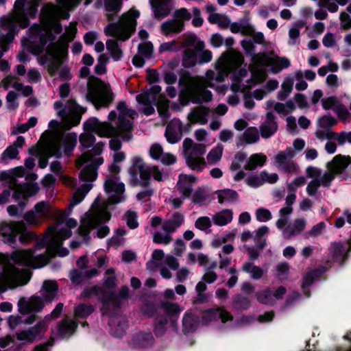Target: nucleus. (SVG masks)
<instances>
[{
	"mask_svg": "<svg viewBox=\"0 0 351 351\" xmlns=\"http://www.w3.org/2000/svg\"><path fill=\"white\" fill-rule=\"evenodd\" d=\"M117 110L119 115L115 126L106 121L101 122L96 118L89 119L84 123V127L86 132L81 134L80 137V142L83 147L88 148L95 142V137L91 133H95L104 138L119 136L124 141L132 139L133 120L137 117V112L128 108L125 101L119 102Z\"/></svg>",
	"mask_w": 351,
	"mask_h": 351,
	"instance_id": "nucleus-1",
	"label": "nucleus"
},
{
	"mask_svg": "<svg viewBox=\"0 0 351 351\" xmlns=\"http://www.w3.org/2000/svg\"><path fill=\"white\" fill-rule=\"evenodd\" d=\"M71 231L67 229H58V226L51 227L48 229L43 242L47 245L45 254L34 255L33 249H18L10 254V259L15 263L31 268H40L46 265L49 259L56 254L60 256L69 254L67 249L60 247L63 240L71 236Z\"/></svg>",
	"mask_w": 351,
	"mask_h": 351,
	"instance_id": "nucleus-2",
	"label": "nucleus"
},
{
	"mask_svg": "<svg viewBox=\"0 0 351 351\" xmlns=\"http://www.w3.org/2000/svg\"><path fill=\"white\" fill-rule=\"evenodd\" d=\"M138 16V11L131 9L121 16L117 23H110L104 28L106 36L115 38L106 43L107 51L114 61L120 60L123 55L118 40L125 41L130 38L135 31Z\"/></svg>",
	"mask_w": 351,
	"mask_h": 351,
	"instance_id": "nucleus-3",
	"label": "nucleus"
},
{
	"mask_svg": "<svg viewBox=\"0 0 351 351\" xmlns=\"http://www.w3.org/2000/svg\"><path fill=\"white\" fill-rule=\"evenodd\" d=\"M68 13H64L60 8L52 3L46 4L42 9V21L40 25H34L29 29V37L32 39L39 38L42 47L48 41L53 40L55 36L52 32L58 34L62 31V26L58 19H66Z\"/></svg>",
	"mask_w": 351,
	"mask_h": 351,
	"instance_id": "nucleus-4",
	"label": "nucleus"
},
{
	"mask_svg": "<svg viewBox=\"0 0 351 351\" xmlns=\"http://www.w3.org/2000/svg\"><path fill=\"white\" fill-rule=\"evenodd\" d=\"M182 148L187 166L198 172L202 171L206 164L214 165L218 163L223 153V146L221 144H217L208 152L206 160L203 157L206 152V145L195 143L189 138L184 140Z\"/></svg>",
	"mask_w": 351,
	"mask_h": 351,
	"instance_id": "nucleus-5",
	"label": "nucleus"
},
{
	"mask_svg": "<svg viewBox=\"0 0 351 351\" xmlns=\"http://www.w3.org/2000/svg\"><path fill=\"white\" fill-rule=\"evenodd\" d=\"M109 204L108 201L101 202L99 197L96 199L91 209L81 220L78 229L81 236H88L90 230L95 228L97 229V236L99 238H104L108 234L109 228L107 226H101V223L110 219V215L107 210Z\"/></svg>",
	"mask_w": 351,
	"mask_h": 351,
	"instance_id": "nucleus-6",
	"label": "nucleus"
},
{
	"mask_svg": "<svg viewBox=\"0 0 351 351\" xmlns=\"http://www.w3.org/2000/svg\"><path fill=\"white\" fill-rule=\"evenodd\" d=\"M217 74L213 71L209 70L206 73V77H194L190 80L189 95L193 103L208 102L212 99V93L206 89V86L213 87V81L221 82L230 73L223 68L219 64L216 63Z\"/></svg>",
	"mask_w": 351,
	"mask_h": 351,
	"instance_id": "nucleus-7",
	"label": "nucleus"
},
{
	"mask_svg": "<svg viewBox=\"0 0 351 351\" xmlns=\"http://www.w3.org/2000/svg\"><path fill=\"white\" fill-rule=\"evenodd\" d=\"M25 0H16L12 12L1 19L2 25L0 29V59L6 51L5 46L12 41L18 31L17 27L25 28L28 26L27 19L23 15Z\"/></svg>",
	"mask_w": 351,
	"mask_h": 351,
	"instance_id": "nucleus-8",
	"label": "nucleus"
},
{
	"mask_svg": "<svg viewBox=\"0 0 351 351\" xmlns=\"http://www.w3.org/2000/svg\"><path fill=\"white\" fill-rule=\"evenodd\" d=\"M77 33L76 24L71 23L66 28L65 32L62 35L57 43L50 44L47 48V53L52 61L48 66V72L53 76L57 72L59 66L66 59L68 53L69 43L71 42Z\"/></svg>",
	"mask_w": 351,
	"mask_h": 351,
	"instance_id": "nucleus-9",
	"label": "nucleus"
},
{
	"mask_svg": "<svg viewBox=\"0 0 351 351\" xmlns=\"http://www.w3.org/2000/svg\"><path fill=\"white\" fill-rule=\"evenodd\" d=\"M104 146V144L102 143H97L90 151L84 153L76 159L75 165L78 169L86 165L80 173L81 180L93 182L96 180L97 176V169L99 166L103 164L104 159L101 157H94V156L99 155Z\"/></svg>",
	"mask_w": 351,
	"mask_h": 351,
	"instance_id": "nucleus-10",
	"label": "nucleus"
},
{
	"mask_svg": "<svg viewBox=\"0 0 351 351\" xmlns=\"http://www.w3.org/2000/svg\"><path fill=\"white\" fill-rule=\"evenodd\" d=\"M129 173L135 185L138 184L142 186H147L150 183L151 176L158 182L163 180L162 173L157 166H147L139 157L133 158Z\"/></svg>",
	"mask_w": 351,
	"mask_h": 351,
	"instance_id": "nucleus-11",
	"label": "nucleus"
},
{
	"mask_svg": "<svg viewBox=\"0 0 351 351\" xmlns=\"http://www.w3.org/2000/svg\"><path fill=\"white\" fill-rule=\"evenodd\" d=\"M86 97L97 108L107 107L113 100L109 86L94 76L88 78Z\"/></svg>",
	"mask_w": 351,
	"mask_h": 351,
	"instance_id": "nucleus-12",
	"label": "nucleus"
},
{
	"mask_svg": "<svg viewBox=\"0 0 351 351\" xmlns=\"http://www.w3.org/2000/svg\"><path fill=\"white\" fill-rule=\"evenodd\" d=\"M54 108L57 111V114L61 117L62 124L66 130L77 125L82 115L86 112V108L78 105L73 99L68 100L64 107L61 101H56Z\"/></svg>",
	"mask_w": 351,
	"mask_h": 351,
	"instance_id": "nucleus-13",
	"label": "nucleus"
},
{
	"mask_svg": "<svg viewBox=\"0 0 351 351\" xmlns=\"http://www.w3.org/2000/svg\"><path fill=\"white\" fill-rule=\"evenodd\" d=\"M77 134L75 133H53L48 138V145L45 151L49 156H61L60 148L63 147L66 154H69L77 143Z\"/></svg>",
	"mask_w": 351,
	"mask_h": 351,
	"instance_id": "nucleus-14",
	"label": "nucleus"
},
{
	"mask_svg": "<svg viewBox=\"0 0 351 351\" xmlns=\"http://www.w3.org/2000/svg\"><path fill=\"white\" fill-rule=\"evenodd\" d=\"M305 173L306 177L311 179L306 186V193L309 196H315L319 187L329 188L335 178L328 169L323 171L315 166H308Z\"/></svg>",
	"mask_w": 351,
	"mask_h": 351,
	"instance_id": "nucleus-15",
	"label": "nucleus"
},
{
	"mask_svg": "<svg viewBox=\"0 0 351 351\" xmlns=\"http://www.w3.org/2000/svg\"><path fill=\"white\" fill-rule=\"evenodd\" d=\"M28 280L27 271L19 270L10 263L5 264L0 274V291H5L8 288L14 289L24 285Z\"/></svg>",
	"mask_w": 351,
	"mask_h": 351,
	"instance_id": "nucleus-16",
	"label": "nucleus"
},
{
	"mask_svg": "<svg viewBox=\"0 0 351 351\" xmlns=\"http://www.w3.org/2000/svg\"><path fill=\"white\" fill-rule=\"evenodd\" d=\"M110 174L105 182V190L108 194V204H117L123 200L124 184L119 181L120 167L113 163L109 167Z\"/></svg>",
	"mask_w": 351,
	"mask_h": 351,
	"instance_id": "nucleus-17",
	"label": "nucleus"
},
{
	"mask_svg": "<svg viewBox=\"0 0 351 351\" xmlns=\"http://www.w3.org/2000/svg\"><path fill=\"white\" fill-rule=\"evenodd\" d=\"M253 64L258 66H270L274 73H277L284 69L288 68L291 63L285 57H271L265 53H258L252 58Z\"/></svg>",
	"mask_w": 351,
	"mask_h": 351,
	"instance_id": "nucleus-18",
	"label": "nucleus"
},
{
	"mask_svg": "<svg viewBox=\"0 0 351 351\" xmlns=\"http://www.w3.org/2000/svg\"><path fill=\"white\" fill-rule=\"evenodd\" d=\"M160 92L161 87L158 85H154L149 90L136 95L137 102L143 106L140 110L145 115L149 116L154 113L155 109L153 105L158 101V96L162 95Z\"/></svg>",
	"mask_w": 351,
	"mask_h": 351,
	"instance_id": "nucleus-19",
	"label": "nucleus"
},
{
	"mask_svg": "<svg viewBox=\"0 0 351 351\" xmlns=\"http://www.w3.org/2000/svg\"><path fill=\"white\" fill-rule=\"evenodd\" d=\"M295 152L291 147H287L285 150L278 152L273 158L274 164L280 169L288 173H295L298 170V166L293 160Z\"/></svg>",
	"mask_w": 351,
	"mask_h": 351,
	"instance_id": "nucleus-20",
	"label": "nucleus"
},
{
	"mask_svg": "<svg viewBox=\"0 0 351 351\" xmlns=\"http://www.w3.org/2000/svg\"><path fill=\"white\" fill-rule=\"evenodd\" d=\"M49 213V204L40 202L35 205L34 210L27 211L23 215V219L30 226H38L47 217Z\"/></svg>",
	"mask_w": 351,
	"mask_h": 351,
	"instance_id": "nucleus-21",
	"label": "nucleus"
},
{
	"mask_svg": "<svg viewBox=\"0 0 351 351\" xmlns=\"http://www.w3.org/2000/svg\"><path fill=\"white\" fill-rule=\"evenodd\" d=\"M321 102L324 109L332 110L341 121H350L351 114L348 109L335 96L324 98Z\"/></svg>",
	"mask_w": 351,
	"mask_h": 351,
	"instance_id": "nucleus-22",
	"label": "nucleus"
},
{
	"mask_svg": "<svg viewBox=\"0 0 351 351\" xmlns=\"http://www.w3.org/2000/svg\"><path fill=\"white\" fill-rule=\"evenodd\" d=\"M92 295H102L100 297V300L104 305L112 303L114 306H117L120 300L128 298L129 295V289L128 287H121L118 295L116 296L113 293L106 294L104 293L103 288L95 286L90 289V293L87 296L90 297Z\"/></svg>",
	"mask_w": 351,
	"mask_h": 351,
	"instance_id": "nucleus-23",
	"label": "nucleus"
},
{
	"mask_svg": "<svg viewBox=\"0 0 351 351\" xmlns=\"http://www.w3.org/2000/svg\"><path fill=\"white\" fill-rule=\"evenodd\" d=\"M243 61V56L240 52L230 50L223 53L217 62L230 73L239 68Z\"/></svg>",
	"mask_w": 351,
	"mask_h": 351,
	"instance_id": "nucleus-24",
	"label": "nucleus"
},
{
	"mask_svg": "<svg viewBox=\"0 0 351 351\" xmlns=\"http://www.w3.org/2000/svg\"><path fill=\"white\" fill-rule=\"evenodd\" d=\"M197 182V178L195 176L181 173L179 175L174 189L180 195L182 199H187L191 197L193 190V185Z\"/></svg>",
	"mask_w": 351,
	"mask_h": 351,
	"instance_id": "nucleus-25",
	"label": "nucleus"
},
{
	"mask_svg": "<svg viewBox=\"0 0 351 351\" xmlns=\"http://www.w3.org/2000/svg\"><path fill=\"white\" fill-rule=\"evenodd\" d=\"M44 305L43 300L36 296L28 299L22 298L18 302L19 311L22 315L39 312L43 308Z\"/></svg>",
	"mask_w": 351,
	"mask_h": 351,
	"instance_id": "nucleus-26",
	"label": "nucleus"
},
{
	"mask_svg": "<svg viewBox=\"0 0 351 351\" xmlns=\"http://www.w3.org/2000/svg\"><path fill=\"white\" fill-rule=\"evenodd\" d=\"M23 227V221H13L10 223H5L0 227V234L2 236L5 243L14 244L16 243L19 232L21 230Z\"/></svg>",
	"mask_w": 351,
	"mask_h": 351,
	"instance_id": "nucleus-27",
	"label": "nucleus"
},
{
	"mask_svg": "<svg viewBox=\"0 0 351 351\" xmlns=\"http://www.w3.org/2000/svg\"><path fill=\"white\" fill-rule=\"evenodd\" d=\"M351 164V157L349 156L338 154L326 165L333 176L336 177L343 173L347 167Z\"/></svg>",
	"mask_w": 351,
	"mask_h": 351,
	"instance_id": "nucleus-28",
	"label": "nucleus"
},
{
	"mask_svg": "<svg viewBox=\"0 0 351 351\" xmlns=\"http://www.w3.org/2000/svg\"><path fill=\"white\" fill-rule=\"evenodd\" d=\"M306 220L304 218H297L280 230L282 232L283 237L289 239L303 232L306 228Z\"/></svg>",
	"mask_w": 351,
	"mask_h": 351,
	"instance_id": "nucleus-29",
	"label": "nucleus"
},
{
	"mask_svg": "<svg viewBox=\"0 0 351 351\" xmlns=\"http://www.w3.org/2000/svg\"><path fill=\"white\" fill-rule=\"evenodd\" d=\"M149 154L154 160H160L165 165H171L176 162V157L170 153H165L160 145L155 143L149 149Z\"/></svg>",
	"mask_w": 351,
	"mask_h": 351,
	"instance_id": "nucleus-30",
	"label": "nucleus"
},
{
	"mask_svg": "<svg viewBox=\"0 0 351 351\" xmlns=\"http://www.w3.org/2000/svg\"><path fill=\"white\" fill-rule=\"evenodd\" d=\"M154 16L157 19L167 17L171 11V0H149Z\"/></svg>",
	"mask_w": 351,
	"mask_h": 351,
	"instance_id": "nucleus-31",
	"label": "nucleus"
},
{
	"mask_svg": "<svg viewBox=\"0 0 351 351\" xmlns=\"http://www.w3.org/2000/svg\"><path fill=\"white\" fill-rule=\"evenodd\" d=\"M219 318L223 323H225L228 321H232L233 316L226 309L223 308H218L216 309H209L205 311L202 317V319L206 324L217 320Z\"/></svg>",
	"mask_w": 351,
	"mask_h": 351,
	"instance_id": "nucleus-32",
	"label": "nucleus"
},
{
	"mask_svg": "<svg viewBox=\"0 0 351 351\" xmlns=\"http://www.w3.org/2000/svg\"><path fill=\"white\" fill-rule=\"evenodd\" d=\"M92 184L86 183L77 189L73 196L71 202L69 205V212L61 211V216L60 217L59 221H62L64 218L71 212L73 208L83 200L86 194L92 189Z\"/></svg>",
	"mask_w": 351,
	"mask_h": 351,
	"instance_id": "nucleus-33",
	"label": "nucleus"
},
{
	"mask_svg": "<svg viewBox=\"0 0 351 351\" xmlns=\"http://www.w3.org/2000/svg\"><path fill=\"white\" fill-rule=\"evenodd\" d=\"M209 112V109L203 106L193 108L188 114V121L191 124L205 125L208 122Z\"/></svg>",
	"mask_w": 351,
	"mask_h": 351,
	"instance_id": "nucleus-34",
	"label": "nucleus"
},
{
	"mask_svg": "<svg viewBox=\"0 0 351 351\" xmlns=\"http://www.w3.org/2000/svg\"><path fill=\"white\" fill-rule=\"evenodd\" d=\"M182 135V124L179 120L171 121L167 126L165 136L170 143L178 142Z\"/></svg>",
	"mask_w": 351,
	"mask_h": 351,
	"instance_id": "nucleus-35",
	"label": "nucleus"
},
{
	"mask_svg": "<svg viewBox=\"0 0 351 351\" xmlns=\"http://www.w3.org/2000/svg\"><path fill=\"white\" fill-rule=\"evenodd\" d=\"M278 130V123L275 121V117L271 112L266 114L265 120L260 126V133L263 138H269Z\"/></svg>",
	"mask_w": 351,
	"mask_h": 351,
	"instance_id": "nucleus-36",
	"label": "nucleus"
},
{
	"mask_svg": "<svg viewBox=\"0 0 351 351\" xmlns=\"http://www.w3.org/2000/svg\"><path fill=\"white\" fill-rule=\"evenodd\" d=\"M184 221V217L180 213H174L171 217L162 223V230L174 232Z\"/></svg>",
	"mask_w": 351,
	"mask_h": 351,
	"instance_id": "nucleus-37",
	"label": "nucleus"
},
{
	"mask_svg": "<svg viewBox=\"0 0 351 351\" xmlns=\"http://www.w3.org/2000/svg\"><path fill=\"white\" fill-rule=\"evenodd\" d=\"M267 161V157L264 154H253L247 158L244 168L245 170L253 171L258 167H263Z\"/></svg>",
	"mask_w": 351,
	"mask_h": 351,
	"instance_id": "nucleus-38",
	"label": "nucleus"
},
{
	"mask_svg": "<svg viewBox=\"0 0 351 351\" xmlns=\"http://www.w3.org/2000/svg\"><path fill=\"white\" fill-rule=\"evenodd\" d=\"M38 191V187L34 184L18 186L16 187L13 197L16 200H25L28 198V197L36 194Z\"/></svg>",
	"mask_w": 351,
	"mask_h": 351,
	"instance_id": "nucleus-39",
	"label": "nucleus"
},
{
	"mask_svg": "<svg viewBox=\"0 0 351 351\" xmlns=\"http://www.w3.org/2000/svg\"><path fill=\"white\" fill-rule=\"evenodd\" d=\"M351 248L346 249L341 243H332L329 248L330 254L335 261L343 262Z\"/></svg>",
	"mask_w": 351,
	"mask_h": 351,
	"instance_id": "nucleus-40",
	"label": "nucleus"
},
{
	"mask_svg": "<svg viewBox=\"0 0 351 351\" xmlns=\"http://www.w3.org/2000/svg\"><path fill=\"white\" fill-rule=\"evenodd\" d=\"M260 131L256 127H249L243 133L241 142L238 143V146L243 145V142L246 144H254L257 143L260 139Z\"/></svg>",
	"mask_w": 351,
	"mask_h": 351,
	"instance_id": "nucleus-41",
	"label": "nucleus"
},
{
	"mask_svg": "<svg viewBox=\"0 0 351 351\" xmlns=\"http://www.w3.org/2000/svg\"><path fill=\"white\" fill-rule=\"evenodd\" d=\"M233 219V212L231 209H223L213 216V223L219 226L230 223Z\"/></svg>",
	"mask_w": 351,
	"mask_h": 351,
	"instance_id": "nucleus-42",
	"label": "nucleus"
},
{
	"mask_svg": "<svg viewBox=\"0 0 351 351\" xmlns=\"http://www.w3.org/2000/svg\"><path fill=\"white\" fill-rule=\"evenodd\" d=\"M184 25L174 19L164 22L160 27L161 32L168 36L171 34L179 33L184 29Z\"/></svg>",
	"mask_w": 351,
	"mask_h": 351,
	"instance_id": "nucleus-43",
	"label": "nucleus"
},
{
	"mask_svg": "<svg viewBox=\"0 0 351 351\" xmlns=\"http://www.w3.org/2000/svg\"><path fill=\"white\" fill-rule=\"evenodd\" d=\"M218 202L220 204L231 203L238 200V193L232 189H226L216 191Z\"/></svg>",
	"mask_w": 351,
	"mask_h": 351,
	"instance_id": "nucleus-44",
	"label": "nucleus"
},
{
	"mask_svg": "<svg viewBox=\"0 0 351 351\" xmlns=\"http://www.w3.org/2000/svg\"><path fill=\"white\" fill-rule=\"evenodd\" d=\"M242 269L249 274L252 278L255 280L261 278L265 274L264 270L261 267L250 262L245 263L242 266Z\"/></svg>",
	"mask_w": 351,
	"mask_h": 351,
	"instance_id": "nucleus-45",
	"label": "nucleus"
},
{
	"mask_svg": "<svg viewBox=\"0 0 351 351\" xmlns=\"http://www.w3.org/2000/svg\"><path fill=\"white\" fill-rule=\"evenodd\" d=\"M293 206L287 205L280 209V218L276 222V227L278 229H282L286 225H287L289 221V215L293 213Z\"/></svg>",
	"mask_w": 351,
	"mask_h": 351,
	"instance_id": "nucleus-46",
	"label": "nucleus"
},
{
	"mask_svg": "<svg viewBox=\"0 0 351 351\" xmlns=\"http://www.w3.org/2000/svg\"><path fill=\"white\" fill-rule=\"evenodd\" d=\"M57 289L58 285L55 281H45L43 286L45 300L49 302L52 301L56 295Z\"/></svg>",
	"mask_w": 351,
	"mask_h": 351,
	"instance_id": "nucleus-47",
	"label": "nucleus"
},
{
	"mask_svg": "<svg viewBox=\"0 0 351 351\" xmlns=\"http://www.w3.org/2000/svg\"><path fill=\"white\" fill-rule=\"evenodd\" d=\"M182 48L193 46L197 51H200L204 49L205 45L203 41L199 40L194 34H188L185 36L184 40L180 43Z\"/></svg>",
	"mask_w": 351,
	"mask_h": 351,
	"instance_id": "nucleus-48",
	"label": "nucleus"
},
{
	"mask_svg": "<svg viewBox=\"0 0 351 351\" xmlns=\"http://www.w3.org/2000/svg\"><path fill=\"white\" fill-rule=\"evenodd\" d=\"M294 80L292 77H286L281 84V90L278 93L280 100H285L293 90Z\"/></svg>",
	"mask_w": 351,
	"mask_h": 351,
	"instance_id": "nucleus-49",
	"label": "nucleus"
},
{
	"mask_svg": "<svg viewBox=\"0 0 351 351\" xmlns=\"http://www.w3.org/2000/svg\"><path fill=\"white\" fill-rule=\"evenodd\" d=\"M40 1L41 0H32L31 2H27V0H25L23 15L27 19L28 23L29 17H35L37 12V8Z\"/></svg>",
	"mask_w": 351,
	"mask_h": 351,
	"instance_id": "nucleus-50",
	"label": "nucleus"
},
{
	"mask_svg": "<svg viewBox=\"0 0 351 351\" xmlns=\"http://www.w3.org/2000/svg\"><path fill=\"white\" fill-rule=\"evenodd\" d=\"M171 233L167 230L156 231L153 234V241L156 244L167 245L173 241Z\"/></svg>",
	"mask_w": 351,
	"mask_h": 351,
	"instance_id": "nucleus-51",
	"label": "nucleus"
},
{
	"mask_svg": "<svg viewBox=\"0 0 351 351\" xmlns=\"http://www.w3.org/2000/svg\"><path fill=\"white\" fill-rule=\"evenodd\" d=\"M197 51L195 49H186L184 51L182 64L185 67H191L196 63Z\"/></svg>",
	"mask_w": 351,
	"mask_h": 351,
	"instance_id": "nucleus-52",
	"label": "nucleus"
},
{
	"mask_svg": "<svg viewBox=\"0 0 351 351\" xmlns=\"http://www.w3.org/2000/svg\"><path fill=\"white\" fill-rule=\"evenodd\" d=\"M126 231L124 228H119L116 230L114 234L108 241L110 247H118L123 245L125 241L123 236L125 234Z\"/></svg>",
	"mask_w": 351,
	"mask_h": 351,
	"instance_id": "nucleus-53",
	"label": "nucleus"
},
{
	"mask_svg": "<svg viewBox=\"0 0 351 351\" xmlns=\"http://www.w3.org/2000/svg\"><path fill=\"white\" fill-rule=\"evenodd\" d=\"M165 257V253L162 250H155L152 252V258L147 263V267L149 270H155L158 267V262Z\"/></svg>",
	"mask_w": 351,
	"mask_h": 351,
	"instance_id": "nucleus-54",
	"label": "nucleus"
},
{
	"mask_svg": "<svg viewBox=\"0 0 351 351\" xmlns=\"http://www.w3.org/2000/svg\"><path fill=\"white\" fill-rule=\"evenodd\" d=\"M191 197L193 203L202 204L207 199L208 193L204 187L200 186L197 188L194 193L192 192Z\"/></svg>",
	"mask_w": 351,
	"mask_h": 351,
	"instance_id": "nucleus-55",
	"label": "nucleus"
},
{
	"mask_svg": "<svg viewBox=\"0 0 351 351\" xmlns=\"http://www.w3.org/2000/svg\"><path fill=\"white\" fill-rule=\"evenodd\" d=\"M48 145V141L47 140L45 142L40 143L38 147V154L40 156L39 158V167L42 169L45 168L47 165V158L51 157L47 154L45 151L46 147Z\"/></svg>",
	"mask_w": 351,
	"mask_h": 351,
	"instance_id": "nucleus-56",
	"label": "nucleus"
},
{
	"mask_svg": "<svg viewBox=\"0 0 351 351\" xmlns=\"http://www.w3.org/2000/svg\"><path fill=\"white\" fill-rule=\"evenodd\" d=\"M16 337L19 341H24L26 343H32L37 337L30 328L28 330L16 332Z\"/></svg>",
	"mask_w": 351,
	"mask_h": 351,
	"instance_id": "nucleus-57",
	"label": "nucleus"
},
{
	"mask_svg": "<svg viewBox=\"0 0 351 351\" xmlns=\"http://www.w3.org/2000/svg\"><path fill=\"white\" fill-rule=\"evenodd\" d=\"M109 61V58L106 53H101L98 59L97 64L95 66V71L98 75L104 74L106 72V64Z\"/></svg>",
	"mask_w": 351,
	"mask_h": 351,
	"instance_id": "nucleus-58",
	"label": "nucleus"
},
{
	"mask_svg": "<svg viewBox=\"0 0 351 351\" xmlns=\"http://www.w3.org/2000/svg\"><path fill=\"white\" fill-rule=\"evenodd\" d=\"M256 298L258 301L262 304H272L274 303L272 293L269 289L258 292Z\"/></svg>",
	"mask_w": 351,
	"mask_h": 351,
	"instance_id": "nucleus-59",
	"label": "nucleus"
},
{
	"mask_svg": "<svg viewBox=\"0 0 351 351\" xmlns=\"http://www.w3.org/2000/svg\"><path fill=\"white\" fill-rule=\"evenodd\" d=\"M245 183L252 188H257L263 185L261 171L250 174L245 179Z\"/></svg>",
	"mask_w": 351,
	"mask_h": 351,
	"instance_id": "nucleus-60",
	"label": "nucleus"
},
{
	"mask_svg": "<svg viewBox=\"0 0 351 351\" xmlns=\"http://www.w3.org/2000/svg\"><path fill=\"white\" fill-rule=\"evenodd\" d=\"M157 106L158 112L160 116L166 117L169 108V101L164 95H159L158 101L155 104Z\"/></svg>",
	"mask_w": 351,
	"mask_h": 351,
	"instance_id": "nucleus-61",
	"label": "nucleus"
},
{
	"mask_svg": "<svg viewBox=\"0 0 351 351\" xmlns=\"http://www.w3.org/2000/svg\"><path fill=\"white\" fill-rule=\"evenodd\" d=\"M117 285L115 271L112 268L108 269L105 272L104 285L107 288H113Z\"/></svg>",
	"mask_w": 351,
	"mask_h": 351,
	"instance_id": "nucleus-62",
	"label": "nucleus"
},
{
	"mask_svg": "<svg viewBox=\"0 0 351 351\" xmlns=\"http://www.w3.org/2000/svg\"><path fill=\"white\" fill-rule=\"evenodd\" d=\"M19 241L23 244H28L34 238L35 234L33 232L27 230L26 225L24 223V227L19 232Z\"/></svg>",
	"mask_w": 351,
	"mask_h": 351,
	"instance_id": "nucleus-63",
	"label": "nucleus"
},
{
	"mask_svg": "<svg viewBox=\"0 0 351 351\" xmlns=\"http://www.w3.org/2000/svg\"><path fill=\"white\" fill-rule=\"evenodd\" d=\"M173 16L176 21L181 22L184 25L185 21H189L191 19V14L186 8H182L175 10Z\"/></svg>",
	"mask_w": 351,
	"mask_h": 351,
	"instance_id": "nucleus-64",
	"label": "nucleus"
}]
</instances>
